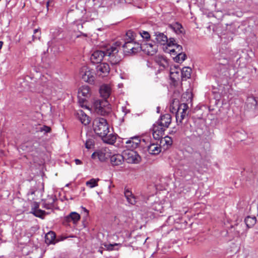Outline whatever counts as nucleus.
<instances>
[{"instance_id": "f257e3e1", "label": "nucleus", "mask_w": 258, "mask_h": 258, "mask_svg": "<svg viewBox=\"0 0 258 258\" xmlns=\"http://www.w3.org/2000/svg\"><path fill=\"white\" fill-rule=\"evenodd\" d=\"M119 44L116 42L112 45L107 46L103 50L95 51L91 55V60L94 63L101 62L104 57H108V61L112 64H117L121 60L118 54Z\"/></svg>"}, {"instance_id": "f03ea898", "label": "nucleus", "mask_w": 258, "mask_h": 258, "mask_svg": "<svg viewBox=\"0 0 258 258\" xmlns=\"http://www.w3.org/2000/svg\"><path fill=\"white\" fill-rule=\"evenodd\" d=\"M92 95V91L88 85L81 86L78 91V104L80 107L83 108L90 109L87 106L88 100Z\"/></svg>"}, {"instance_id": "7ed1b4c3", "label": "nucleus", "mask_w": 258, "mask_h": 258, "mask_svg": "<svg viewBox=\"0 0 258 258\" xmlns=\"http://www.w3.org/2000/svg\"><path fill=\"white\" fill-rule=\"evenodd\" d=\"M94 132L99 137H104L109 132V125L107 120L101 117L94 119L93 123Z\"/></svg>"}, {"instance_id": "20e7f679", "label": "nucleus", "mask_w": 258, "mask_h": 258, "mask_svg": "<svg viewBox=\"0 0 258 258\" xmlns=\"http://www.w3.org/2000/svg\"><path fill=\"white\" fill-rule=\"evenodd\" d=\"M93 107L97 113L101 115H106L111 112L110 105L106 100L94 99Z\"/></svg>"}, {"instance_id": "39448f33", "label": "nucleus", "mask_w": 258, "mask_h": 258, "mask_svg": "<svg viewBox=\"0 0 258 258\" xmlns=\"http://www.w3.org/2000/svg\"><path fill=\"white\" fill-rule=\"evenodd\" d=\"M123 47L124 52L128 54H135L142 49L141 45L135 41H125Z\"/></svg>"}, {"instance_id": "423d86ee", "label": "nucleus", "mask_w": 258, "mask_h": 258, "mask_svg": "<svg viewBox=\"0 0 258 258\" xmlns=\"http://www.w3.org/2000/svg\"><path fill=\"white\" fill-rule=\"evenodd\" d=\"M188 109V105L186 103H181L179 105L176 114V120L178 125L181 124L183 120L187 116Z\"/></svg>"}, {"instance_id": "0eeeda50", "label": "nucleus", "mask_w": 258, "mask_h": 258, "mask_svg": "<svg viewBox=\"0 0 258 258\" xmlns=\"http://www.w3.org/2000/svg\"><path fill=\"white\" fill-rule=\"evenodd\" d=\"M80 75L82 79L85 82L92 84L94 82V73L87 67L84 66L81 68Z\"/></svg>"}, {"instance_id": "6e6552de", "label": "nucleus", "mask_w": 258, "mask_h": 258, "mask_svg": "<svg viewBox=\"0 0 258 258\" xmlns=\"http://www.w3.org/2000/svg\"><path fill=\"white\" fill-rule=\"evenodd\" d=\"M111 154L110 150L108 148H102L94 152L91 156L92 158L97 157L100 161L103 162L108 158H110Z\"/></svg>"}, {"instance_id": "1a4fd4ad", "label": "nucleus", "mask_w": 258, "mask_h": 258, "mask_svg": "<svg viewBox=\"0 0 258 258\" xmlns=\"http://www.w3.org/2000/svg\"><path fill=\"white\" fill-rule=\"evenodd\" d=\"M166 129L162 126V125L156 121L152 126V135L154 139L160 140L164 134Z\"/></svg>"}, {"instance_id": "9d476101", "label": "nucleus", "mask_w": 258, "mask_h": 258, "mask_svg": "<svg viewBox=\"0 0 258 258\" xmlns=\"http://www.w3.org/2000/svg\"><path fill=\"white\" fill-rule=\"evenodd\" d=\"M257 108V101L253 96H248L247 98L245 104V110L247 111H254Z\"/></svg>"}, {"instance_id": "9b49d317", "label": "nucleus", "mask_w": 258, "mask_h": 258, "mask_svg": "<svg viewBox=\"0 0 258 258\" xmlns=\"http://www.w3.org/2000/svg\"><path fill=\"white\" fill-rule=\"evenodd\" d=\"M141 142V139L139 136L131 137L125 142L126 147L130 150H134L139 146Z\"/></svg>"}, {"instance_id": "f8f14e48", "label": "nucleus", "mask_w": 258, "mask_h": 258, "mask_svg": "<svg viewBox=\"0 0 258 258\" xmlns=\"http://www.w3.org/2000/svg\"><path fill=\"white\" fill-rule=\"evenodd\" d=\"M126 160L128 163H138L141 161V157L137 152L130 150L126 153Z\"/></svg>"}, {"instance_id": "ddd939ff", "label": "nucleus", "mask_w": 258, "mask_h": 258, "mask_svg": "<svg viewBox=\"0 0 258 258\" xmlns=\"http://www.w3.org/2000/svg\"><path fill=\"white\" fill-rule=\"evenodd\" d=\"M171 115L170 114L166 113L161 115L157 121L161 124L162 126L167 129L171 124Z\"/></svg>"}, {"instance_id": "4468645a", "label": "nucleus", "mask_w": 258, "mask_h": 258, "mask_svg": "<svg viewBox=\"0 0 258 258\" xmlns=\"http://www.w3.org/2000/svg\"><path fill=\"white\" fill-rule=\"evenodd\" d=\"M141 50L145 51L148 55H153L155 54L157 50V47L155 44L147 43L143 45H141Z\"/></svg>"}, {"instance_id": "2eb2a0df", "label": "nucleus", "mask_w": 258, "mask_h": 258, "mask_svg": "<svg viewBox=\"0 0 258 258\" xmlns=\"http://www.w3.org/2000/svg\"><path fill=\"white\" fill-rule=\"evenodd\" d=\"M110 71V68L108 63H102L97 66V72L99 76L103 77L107 76Z\"/></svg>"}, {"instance_id": "dca6fc26", "label": "nucleus", "mask_w": 258, "mask_h": 258, "mask_svg": "<svg viewBox=\"0 0 258 258\" xmlns=\"http://www.w3.org/2000/svg\"><path fill=\"white\" fill-rule=\"evenodd\" d=\"M76 117L85 125L89 124L90 122L89 117L82 110H78L75 113Z\"/></svg>"}, {"instance_id": "f3484780", "label": "nucleus", "mask_w": 258, "mask_h": 258, "mask_svg": "<svg viewBox=\"0 0 258 258\" xmlns=\"http://www.w3.org/2000/svg\"><path fill=\"white\" fill-rule=\"evenodd\" d=\"M154 36L156 41L159 45H163L164 47L168 42L167 36L163 33L156 32L154 33Z\"/></svg>"}, {"instance_id": "a211bd4d", "label": "nucleus", "mask_w": 258, "mask_h": 258, "mask_svg": "<svg viewBox=\"0 0 258 258\" xmlns=\"http://www.w3.org/2000/svg\"><path fill=\"white\" fill-rule=\"evenodd\" d=\"M111 88L110 86L107 84H103L100 87L99 93L101 96L106 100L108 98L111 94Z\"/></svg>"}, {"instance_id": "6ab92c4d", "label": "nucleus", "mask_w": 258, "mask_h": 258, "mask_svg": "<svg viewBox=\"0 0 258 258\" xmlns=\"http://www.w3.org/2000/svg\"><path fill=\"white\" fill-rule=\"evenodd\" d=\"M110 158L111 163L113 166L120 165L124 161L123 156L119 154L111 155Z\"/></svg>"}, {"instance_id": "aec40b11", "label": "nucleus", "mask_w": 258, "mask_h": 258, "mask_svg": "<svg viewBox=\"0 0 258 258\" xmlns=\"http://www.w3.org/2000/svg\"><path fill=\"white\" fill-rule=\"evenodd\" d=\"M161 151V147L158 144H152L148 146V151L151 155H157Z\"/></svg>"}, {"instance_id": "412c9836", "label": "nucleus", "mask_w": 258, "mask_h": 258, "mask_svg": "<svg viewBox=\"0 0 258 258\" xmlns=\"http://www.w3.org/2000/svg\"><path fill=\"white\" fill-rule=\"evenodd\" d=\"M164 51L167 53H169L170 54L174 55L183 53L182 46L177 44L172 48H166V49H164Z\"/></svg>"}, {"instance_id": "4be33fe9", "label": "nucleus", "mask_w": 258, "mask_h": 258, "mask_svg": "<svg viewBox=\"0 0 258 258\" xmlns=\"http://www.w3.org/2000/svg\"><path fill=\"white\" fill-rule=\"evenodd\" d=\"M103 141L108 144H113L116 140V136L112 134H107L104 137H101Z\"/></svg>"}, {"instance_id": "5701e85b", "label": "nucleus", "mask_w": 258, "mask_h": 258, "mask_svg": "<svg viewBox=\"0 0 258 258\" xmlns=\"http://www.w3.org/2000/svg\"><path fill=\"white\" fill-rule=\"evenodd\" d=\"M55 238V234L53 231H50L47 233L45 236V242L47 244L53 243Z\"/></svg>"}, {"instance_id": "b1692460", "label": "nucleus", "mask_w": 258, "mask_h": 258, "mask_svg": "<svg viewBox=\"0 0 258 258\" xmlns=\"http://www.w3.org/2000/svg\"><path fill=\"white\" fill-rule=\"evenodd\" d=\"M191 69L189 67H184L181 70V77L182 80H186L191 76Z\"/></svg>"}, {"instance_id": "393cba45", "label": "nucleus", "mask_w": 258, "mask_h": 258, "mask_svg": "<svg viewBox=\"0 0 258 258\" xmlns=\"http://www.w3.org/2000/svg\"><path fill=\"white\" fill-rule=\"evenodd\" d=\"M80 219V216L76 212H72L69 216L66 217V221H70L72 220L74 223L78 221Z\"/></svg>"}, {"instance_id": "a878e982", "label": "nucleus", "mask_w": 258, "mask_h": 258, "mask_svg": "<svg viewBox=\"0 0 258 258\" xmlns=\"http://www.w3.org/2000/svg\"><path fill=\"white\" fill-rule=\"evenodd\" d=\"M256 221L255 217L247 216L244 220V223L247 228H249L253 226L256 223Z\"/></svg>"}, {"instance_id": "bb28decb", "label": "nucleus", "mask_w": 258, "mask_h": 258, "mask_svg": "<svg viewBox=\"0 0 258 258\" xmlns=\"http://www.w3.org/2000/svg\"><path fill=\"white\" fill-rule=\"evenodd\" d=\"M170 28L176 34H180V33H182V26L180 24H179L178 23H175L172 25H171Z\"/></svg>"}, {"instance_id": "cd10ccee", "label": "nucleus", "mask_w": 258, "mask_h": 258, "mask_svg": "<svg viewBox=\"0 0 258 258\" xmlns=\"http://www.w3.org/2000/svg\"><path fill=\"white\" fill-rule=\"evenodd\" d=\"M177 43L176 42L175 39L174 38H170L168 39V42L166 44L164 47H163V49H166V48H172L174 47Z\"/></svg>"}, {"instance_id": "c85d7f7f", "label": "nucleus", "mask_w": 258, "mask_h": 258, "mask_svg": "<svg viewBox=\"0 0 258 258\" xmlns=\"http://www.w3.org/2000/svg\"><path fill=\"white\" fill-rule=\"evenodd\" d=\"M176 55L174 57V61L178 63H181L186 58V55L184 53L176 54Z\"/></svg>"}, {"instance_id": "c756f323", "label": "nucleus", "mask_w": 258, "mask_h": 258, "mask_svg": "<svg viewBox=\"0 0 258 258\" xmlns=\"http://www.w3.org/2000/svg\"><path fill=\"white\" fill-rule=\"evenodd\" d=\"M31 213L33 214L35 217H39L41 219H43L44 216L46 214V212L45 211L39 209L36 210H34L33 212H32Z\"/></svg>"}, {"instance_id": "7c9ffc66", "label": "nucleus", "mask_w": 258, "mask_h": 258, "mask_svg": "<svg viewBox=\"0 0 258 258\" xmlns=\"http://www.w3.org/2000/svg\"><path fill=\"white\" fill-rule=\"evenodd\" d=\"M99 180V179L98 178H92L86 182V185L90 188H93L95 186H97L98 185L97 182Z\"/></svg>"}, {"instance_id": "2f4dec72", "label": "nucleus", "mask_w": 258, "mask_h": 258, "mask_svg": "<svg viewBox=\"0 0 258 258\" xmlns=\"http://www.w3.org/2000/svg\"><path fill=\"white\" fill-rule=\"evenodd\" d=\"M161 143H163L164 145H166L167 148L171 146L172 144V140L171 137L166 136L164 138L161 139Z\"/></svg>"}, {"instance_id": "473e14b6", "label": "nucleus", "mask_w": 258, "mask_h": 258, "mask_svg": "<svg viewBox=\"0 0 258 258\" xmlns=\"http://www.w3.org/2000/svg\"><path fill=\"white\" fill-rule=\"evenodd\" d=\"M135 38V34L133 31L131 30H128L127 31L126 33V41H134Z\"/></svg>"}, {"instance_id": "72a5a7b5", "label": "nucleus", "mask_w": 258, "mask_h": 258, "mask_svg": "<svg viewBox=\"0 0 258 258\" xmlns=\"http://www.w3.org/2000/svg\"><path fill=\"white\" fill-rule=\"evenodd\" d=\"M156 61L161 66L165 67V64L167 63L166 59L163 57H158L156 58Z\"/></svg>"}, {"instance_id": "f704fd0d", "label": "nucleus", "mask_w": 258, "mask_h": 258, "mask_svg": "<svg viewBox=\"0 0 258 258\" xmlns=\"http://www.w3.org/2000/svg\"><path fill=\"white\" fill-rule=\"evenodd\" d=\"M140 34L141 37L146 40H148L150 38V35L147 31H141Z\"/></svg>"}, {"instance_id": "c9c22d12", "label": "nucleus", "mask_w": 258, "mask_h": 258, "mask_svg": "<svg viewBox=\"0 0 258 258\" xmlns=\"http://www.w3.org/2000/svg\"><path fill=\"white\" fill-rule=\"evenodd\" d=\"M51 129L50 127L45 125L40 127L39 129V131L41 132H44L45 133H50L51 132Z\"/></svg>"}, {"instance_id": "e433bc0d", "label": "nucleus", "mask_w": 258, "mask_h": 258, "mask_svg": "<svg viewBox=\"0 0 258 258\" xmlns=\"http://www.w3.org/2000/svg\"><path fill=\"white\" fill-rule=\"evenodd\" d=\"M44 200L46 201L47 203L50 204L52 206L54 207L55 199L53 196H48L47 199Z\"/></svg>"}, {"instance_id": "4c0bfd02", "label": "nucleus", "mask_w": 258, "mask_h": 258, "mask_svg": "<svg viewBox=\"0 0 258 258\" xmlns=\"http://www.w3.org/2000/svg\"><path fill=\"white\" fill-rule=\"evenodd\" d=\"M94 145V141L91 139H89L85 143V147L87 149H91Z\"/></svg>"}, {"instance_id": "58836bf2", "label": "nucleus", "mask_w": 258, "mask_h": 258, "mask_svg": "<svg viewBox=\"0 0 258 258\" xmlns=\"http://www.w3.org/2000/svg\"><path fill=\"white\" fill-rule=\"evenodd\" d=\"M124 196L126 198V199L132 197L133 195L132 192L128 189H126L124 192Z\"/></svg>"}, {"instance_id": "ea45409f", "label": "nucleus", "mask_w": 258, "mask_h": 258, "mask_svg": "<svg viewBox=\"0 0 258 258\" xmlns=\"http://www.w3.org/2000/svg\"><path fill=\"white\" fill-rule=\"evenodd\" d=\"M124 196L126 198V199L132 197L133 195L132 192L128 189H126L124 192Z\"/></svg>"}, {"instance_id": "a19ab883", "label": "nucleus", "mask_w": 258, "mask_h": 258, "mask_svg": "<svg viewBox=\"0 0 258 258\" xmlns=\"http://www.w3.org/2000/svg\"><path fill=\"white\" fill-rule=\"evenodd\" d=\"M39 203H37V202H34L33 203V205L32 206L30 213H32V212H33L34 210H36L39 209Z\"/></svg>"}, {"instance_id": "79ce46f5", "label": "nucleus", "mask_w": 258, "mask_h": 258, "mask_svg": "<svg viewBox=\"0 0 258 258\" xmlns=\"http://www.w3.org/2000/svg\"><path fill=\"white\" fill-rule=\"evenodd\" d=\"M43 207L46 209H51L54 207L52 206L50 204L47 203L44 200L43 201Z\"/></svg>"}, {"instance_id": "37998d69", "label": "nucleus", "mask_w": 258, "mask_h": 258, "mask_svg": "<svg viewBox=\"0 0 258 258\" xmlns=\"http://www.w3.org/2000/svg\"><path fill=\"white\" fill-rule=\"evenodd\" d=\"M126 200L128 202V203L132 205H135L136 203V198L134 196L127 199Z\"/></svg>"}, {"instance_id": "c03bdc74", "label": "nucleus", "mask_w": 258, "mask_h": 258, "mask_svg": "<svg viewBox=\"0 0 258 258\" xmlns=\"http://www.w3.org/2000/svg\"><path fill=\"white\" fill-rule=\"evenodd\" d=\"M118 245V244H117V243L110 244H109V245H108V246H107V247L108 249L110 250H113V247L114 246H116V245Z\"/></svg>"}, {"instance_id": "a18cd8bd", "label": "nucleus", "mask_w": 258, "mask_h": 258, "mask_svg": "<svg viewBox=\"0 0 258 258\" xmlns=\"http://www.w3.org/2000/svg\"><path fill=\"white\" fill-rule=\"evenodd\" d=\"M75 162L76 165H80L82 164V162L80 160L78 159H76L75 160Z\"/></svg>"}, {"instance_id": "49530a36", "label": "nucleus", "mask_w": 258, "mask_h": 258, "mask_svg": "<svg viewBox=\"0 0 258 258\" xmlns=\"http://www.w3.org/2000/svg\"><path fill=\"white\" fill-rule=\"evenodd\" d=\"M82 210H83V211L86 213V215L87 216L89 214V211L85 207H81Z\"/></svg>"}, {"instance_id": "de8ad7c7", "label": "nucleus", "mask_w": 258, "mask_h": 258, "mask_svg": "<svg viewBox=\"0 0 258 258\" xmlns=\"http://www.w3.org/2000/svg\"><path fill=\"white\" fill-rule=\"evenodd\" d=\"M35 191L34 189H30L28 195H32L35 194Z\"/></svg>"}, {"instance_id": "09e8293b", "label": "nucleus", "mask_w": 258, "mask_h": 258, "mask_svg": "<svg viewBox=\"0 0 258 258\" xmlns=\"http://www.w3.org/2000/svg\"><path fill=\"white\" fill-rule=\"evenodd\" d=\"M173 220H174V218H173V216H169L168 218V221H169L170 222V221H173Z\"/></svg>"}, {"instance_id": "8fccbe9b", "label": "nucleus", "mask_w": 258, "mask_h": 258, "mask_svg": "<svg viewBox=\"0 0 258 258\" xmlns=\"http://www.w3.org/2000/svg\"><path fill=\"white\" fill-rule=\"evenodd\" d=\"M3 45V42L2 41H0V50L2 49Z\"/></svg>"}, {"instance_id": "3c124183", "label": "nucleus", "mask_w": 258, "mask_h": 258, "mask_svg": "<svg viewBox=\"0 0 258 258\" xmlns=\"http://www.w3.org/2000/svg\"><path fill=\"white\" fill-rule=\"evenodd\" d=\"M39 31V30L38 29H36L34 30V33H36V32H37L38 31Z\"/></svg>"}, {"instance_id": "603ef678", "label": "nucleus", "mask_w": 258, "mask_h": 258, "mask_svg": "<svg viewBox=\"0 0 258 258\" xmlns=\"http://www.w3.org/2000/svg\"><path fill=\"white\" fill-rule=\"evenodd\" d=\"M173 74L172 73H171V79H173V77H172V75Z\"/></svg>"}, {"instance_id": "864d4df0", "label": "nucleus", "mask_w": 258, "mask_h": 258, "mask_svg": "<svg viewBox=\"0 0 258 258\" xmlns=\"http://www.w3.org/2000/svg\"><path fill=\"white\" fill-rule=\"evenodd\" d=\"M69 186L68 184H66V186Z\"/></svg>"}]
</instances>
